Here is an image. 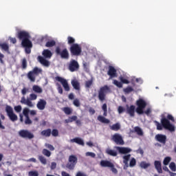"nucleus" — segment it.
<instances>
[{"instance_id":"obj_42","label":"nucleus","mask_w":176,"mask_h":176,"mask_svg":"<svg viewBox=\"0 0 176 176\" xmlns=\"http://www.w3.org/2000/svg\"><path fill=\"white\" fill-rule=\"evenodd\" d=\"M51 134L53 137H58L59 135V131L57 129H53L52 131L51 130Z\"/></svg>"},{"instance_id":"obj_50","label":"nucleus","mask_w":176,"mask_h":176,"mask_svg":"<svg viewBox=\"0 0 176 176\" xmlns=\"http://www.w3.org/2000/svg\"><path fill=\"white\" fill-rule=\"evenodd\" d=\"M26 119H25V124L26 125H30L32 124V121L30 120L29 116L25 117Z\"/></svg>"},{"instance_id":"obj_2","label":"nucleus","mask_w":176,"mask_h":176,"mask_svg":"<svg viewBox=\"0 0 176 176\" xmlns=\"http://www.w3.org/2000/svg\"><path fill=\"white\" fill-rule=\"evenodd\" d=\"M17 38L21 41V45L23 47H25L26 54H30L32 43L30 40V36L29 33L25 31H20L17 34Z\"/></svg>"},{"instance_id":"obj_6","label":"nucleus","mask_w":176,"mask_h":176,"mask_svg":"<svg viewBox=\"0 0 176 176\" xmlns=\"http://www.w3.org/2000/svg\"><path fill=\"white\" fill-rule=\"evenodd\" d=\"M19 136L25 140H33L34 138V133L28 129H21L18 131Z\"/></svg>"},{"instance_id":"obj_1","label":"nucleus","mask_w":176,"mask_h":176,"mask_svg":"<svg viewBox=\"0 0 176 176\" xmlns=\"http://www.w3.org/2000/svg\"><path fill=\"white\" fill-rule=\"evenodd\" d=\"M166 114L167 113H165L161 115V124L157 121L154 122L157 126V130L162 131L163 129H164L170 132H175V126L170 122V121L172 122H175V118L171 114H167V116H166Z\"/></svg>"},{"instance_id":"obj_15","label":"nucleus","mask_w":176,"mask_h":176,"mask_svg":"<svg viewBox=\"0 0 176 176\" xmlns=\"http://www.w3.org/2000/svg\"><path fill=\"white\" fill-rule=\"evenodd\" d=\"M131 155H130V154L125 155L122 157L123 164H124V170H126L129 167V162L131 160Z\"/></svg>"},{"instance_id":"obj_47","label":"nucleus","mask_w":176,"mask_h":176,"mask_svg":"<svg viewBox=\"0 0 176 176\" xmlns=\"http://www.w3.org/2000/svg\"><path fill=\"white\" fill-rule=\"evenodd\" d=\"M169 168L173 172H175L176 171V164H175V162H170V164H169Z\"/></svg>"},{"instance_id":"obj_18","label":"nucleus","mask_w":176,"mask_h":176,"mask_svg":"<svg viewBox=\"0 0 176 176\" xmlns=\"http://www.w3.org/2000/svg\"><path fill=\"white\" fill-rule=\"evenodd\" d=\"M38 61L44 67H50V62L45 57H43L41 56H38Z\"/></svg>"},{"instance_id":"obj_19","label":"nucleus","mask_w":176,"mask_h":176,"mask_svg":"<svg viewBox=\"0 0 176 176\" xmlns=\"http://www.w3.org/2000/svg\"><path fill=\"white\" fill-rule=\"evenodd\" d=\"M46 100L44 99H40L36 104V107L39 110H43L45 108H46Z\"/></svg>"},{"instance_id":"obj_62","label":"nucleus","mask_w":176,"mask_h":176,"mask_svg":"<svg viewBox=\"0 0 176 176\" xmlns=\"http://www.w3.org/2000/svg\"><path fill=\"white\" fill-rule=\"evenodd\" d=\"M110 168H111V171H112L114 174H117V173H118V170H117L116 168L114 167L113 164V166H110Z\"/></svg>"},{"instance_id":"obj_54","label":"nucleus","mask_w":176,"mask_h":176,"mask_svg":"<svg viewBox=\"0 0 176 176\" xmlns=\"http://www.w3.org/2000/svg\"><path fill=\"white\" fill-rule=\"evenodd\" d=\"M29 112L30 110L28 108H25L23 110V114L25 116V117H29Z\"/></svg>"},{"instance_id":"obj_26","label":"nucleus","mask_w":176,"mask_h":176,"mask_svg":"<svg viewBox=\"0 0 176 176\" xmlns=\"http://www.w3.org/2000/svg\"><path fill=\"white\" fill-rule=\"evenodd\" d=\"M133 133H135L138 136L144 135V131L140 126H135Z\"/></svg>"},{"instance_id":"obj_32","label":"nucleus","mask_w":176,"mask_h":176,"mask_svg":"<svg viewBox=\"0 0 176 176\" xmlns=\"http://www.w3.org/2000/svg\"><path fill=\"white\" fill-rule=\"evenodd\" d=\"M38 159L43 165H47V160L43 155H38Z\"/></svg>"},{"instance_id":"obj_48","label":"nucleus","mask_w":176,"mask_h":176,"mask_svg":"<svg viewBox=\"0 0 176 176\" xmlns=\"http://www.w3.org/2000/svg\"><path fill=\"white\" fill-rule=\"evenodd\" d=\"M113 84L118 87V88H122L123 87V84L120 82H118V80H113Z\"/></svg>"},{"instance_id":"obj_10","label":"nucleus","mask_w":176,"mask_h":176,"mask_svg":"<svg viewBox=\"0 0 176 176\" xmlns=\"http://www.w3.org/2000/svg\"><path fill=\"white\" fill-rule=\"evenodd\" d=\"M77 163L78 158L76 155H72L69 157V162H67L66 167L71 170H74Z\"/></svg>"},{"instance_id":"obj_8","label":"nucleus","mask_w":176,"mask_h":176,"mask_svg":"<svg viewBox=\"0 0 176 176\" xmlns=\"http://www.w3.org/2000/svg\"><path fill=\"white\" fill-rule=\"evenodd\" d=\"M6 112L9 119L12 122H16L18 120V116L14 112V109L10 105H6Z\"/></svg>"},{"instance_id":"obj_28","label":"nucleus","mask_w":176,"mask_h":176,"mask_svg":"<svg viewBox=\"0 0 176 176\" xmlns=\"http://www.w3.org/2000/svg\"><path fill=\"white\" fill-rule=\"evenodd\" d=\"M97 120L99 122H102L103 124H108L110 123V120H109L107 119L106 118H104V117H103L102 116H98Z\"/></svg>"},{"instance_id":"obj_64","label":"nucleus","mask_w":176,"mask_h":176,"mask_svg":"<svg viewBox=\"0 0 176 176\" xmlns=\"http://www.w3.org/2000/svg\"><path fill=\"white\" fill-rule=\"evenodd\" d=\"M61 176H70V175L65 171H62Z\"/></svg>"},{"instance_id":"obj_25","label":"nucleus","mask_w":176,"mask_h":176,"mask_svg":"<svg viewBox=\"0 0 176 176\" xmlns=\"http://www.w3.org/2000/svg\"><path fill=\"white\" fill-rule=\"evenodd\" d=\"M45 58H51L52 57V52L50 50H44L42 53Z\"/></svg>"},{"instance_id":"obj_22","label":"nucleus","mask_w":176,"mask_h":176,"mask_svg":"<svg viewBox=\"0 0 176 176\" xmlns=\"http://www.w3.org/2000/svg\"><path fill=\"white\" fill-rule=\"evenodd\" d=\"M41 135L45 138H50L52 135V129H44L41 132Z\"/></svg>"},{"instance_id":"obj_51","label":"nucleus","mask_w":176,"mask_h":176,"mask_svg":"<svg viewBox=\"0 0 176 176\" xmlns=\"http://www.w3.org/2000/svg\"><path fill=\"white\" fill-rule=\"evenodd\" d=\"M67 39H68V44H69V45L76 44V43H75V39L73 37L69 36L67 38Z\"/></svg>"},{"instance_id":"obj_38","label":"nucleus","mask_w":176,"mask_h":176,"mask_svg":"<svg viewBox=\"0 0 176 176\" xmlns=\"http://www.w3.org/2000/svg\"><path fill=\"white\" fill-rule=\"evenodd\" d=\"M27 67H28L27 59L25 58H23L21 60V68L23 69H26Z\"/></svg>"},{"instance_id":"obj_34","label":"nucleus","mask_w":176,"mask_h":176,"mask_svg":"<svg viewBox=\"0 0 176 176\" xmlns=\"http://www.w3.org/2000/svg\"><path fill=\"white\" fill-rule=\"evenodd\" d=\"M62 111H63L66 115H70L73 111L72 109L70 107H63L62 108Z\"/></svg>"},{"instance_id":"obj_63","label":"nucleus","mask_w":176,"mask_h":176,"mask_svg":"<svg viewBox=\"0 0 176 176\" xmlns=\"http://www.w3.org/2000/svg\"><path fill=\"white\" fill-rule=\"evenodd\" d=\"M76 176H87V175L82 173L81 171H78Z\"/></svg>"},{"instance_id":"obj_39","label":"nucleus","mask_w":176,"mask_h":176,"mask_svg":"<svg viewBox=\"0 0 176 176\" xmlns=\"http://www.w3.org/2000/svg\"><path fill=\"white\" fill-rule=\"evenodd\" d=\"M42 153H43V155H44L45 156H46L47 157H50L52 155L51 151H50L49 150H47L46 148L43 149Z\"/></svg>"},{"instance_id":"obj_44","label":"nucleus","mask_w":176,"mask_h":176,"mask_svg":"<svg viewBox=\"0 0 176 176\" xmlns=\"http://www.w3.org/2000/svg\"><path fill=\"white\" fill-rule=\"evenodd\" d=\"M170 162H171V157H166L164 158L163 164L165 166H168Z\"/></svg>"},{"instance_id":"obj_7","label":"nucleus","mask_w":176,"mask_h":176,"mask_svg":"<svg viewBox=\"0 0 176 176\" xmlns=\"http://www.w3.org/2000/svg\"><path fill=\"white\" fill-rule=\"evenodd\" d=\"M55 53L56 56H59L61 59L68 60L69 58V53L67 48L61 50L60 47H56Z\"/></svg>"},{"instance_id":"obj_57","label":"nucleus","mask_w":176,"mask_h":176,"mask_svg":"<svg viewBox=\"0 0 176 176\" xmlns=\"http://www.w3.org/2000/svg\"><path fill=\"white\" fill-rule=\"evenodd\" d=\"M85 155L87 157H91L92 158L96 157V155L94 153H91V152H87L85 153Z\"/></svg>"},{"instance_id":"obj_27","label":"nucleus","mask_w":176,"mask_h":176,"mask_svg":"<svg viewBox=\"0 0 176 176\" xmlns=\"http://www.w3.org/2000/svg\"><path fill=\"white\" fill-rule=\"evenodd\" d=\"M71 83L74 89H76V91L80 90V85L77 80H72Z\"/></svg>"},{"instance_id":"obj_58","label":"nucleus","mask_w":176,"mask_h":176,"mask_svg":"<svg viewBox=\"0 0 176 176\" xmlns=\"http://www.w3.org/2000/svg\"><path fill=\"white\" fill-rule=\"evenodd\" d=\"M92 85H93V81L92 80H88L85 82V87L87 88H90Z\"/></svg>"},{"instance_id":"obj_53","label":"nucleus","mask_w":176,"mask_h":176,"mask_svg":"<svg viewBox=\"0 0 176 176\" xmlns=\"http://www.w3.org/2000/svg\"><path fill=\"white\" fill-rule=\"evenodd\" d=\"M45 146H46L47 148H49L50 151H53L55 150V148H54V146L52 144H45Z\"/></svg>"},{"instance_id":"obj_40","label":"nucleus","mask_w":176,"mask_h":176,"mask_svg":"<svg viewBox=\"0 0 176 176\" xmlns=\"http://www.w3.org/2000/svg\"><path fill=\"white\" fill-rule=\"evenodd\" d=\"M150 166H151L150 164H147V162H142L140 164V168L144 169L148 168Z\"/></svg>"},{"instance_id":"obj_23","label":"nucleus","mask_w":176,"mask_h":176,"mask_svg":"<svg viewBox=\"0 0 176 176\" xmlns=\"http://www.w3.org/2000/svg\"><path fill=\"white\" fill-rule=\"evenodd\" d=\"M70 142L72 143H76L78 144V145H81L82 146H85V142L80 138H75L74 139H72Z\"/></svg>"},{"instance_id":"obj_29","label":"nucleus","mask_w":176,"mask_h":176,"mask_svg":"<svg viewBox=\"0 0 176 176\" xmlns=\"http://www.w3.org/2000/svg\"><path fill=\"white\" fill-rule=\"evenodd\" d=\"M28 78L30 80L31 82H34L36 80V75L33 74L31 71L28 74Z\"/></svg>"},{"instance_id":"obj_12","label":"nucleus","mask_w":176,"mask_h":176,"mask_svg":"<svg viewBox=\"0 0 176 176\" xmlns=\"http://www.w3.org/2000/svg\"><path fill=\"white\" fill-rule=\"evenodd\" d=\"M55 80L58 82H59L62 86L63 87V89H65V91H70V87L68 84V82L66 79L60 77V76H56L55 77Z\"/></svg>"},{"instance_id":"obj_30","label":"nucleus","mask_w":176,"mask_h":176,"mask_svg":"<svg viewBox=\"0 0 176 176\" xmlns=\"http://www.w3.org/2000/svg\"><path fill=\"white\" fill-rule=\"evenodd\" d=\"M110 129L111 131H118L120 129V125L119 123L113 124V125H110Z\"/></svg>"},{"instance_id":"obj_17","label":"nucleus","mask_w":176,"mask_h":176,"mask_svg":"<svg viewBox=\"0 0 176 176\" xmlns=\"http://www.w3.org/2000/svg\"><path fill=\"white\" fill-rule=\"evenodd\" d=\"M135 106L131 104L130 107L126 105V113H128L131 117H135Z\"/></svg>"},{"instance_id":"obj_20","label":"nucleus","mask_w":176,"mask_h":176,"mask_svg":"<svg viewBox=\"0 0 176 176\" xmlns=\"http://www.w3.org/2000/svg\"><path fill=\"white\" fill-rule=\"evenodd\" d=\"M108 75L110 76L111 78L117 76V71L114 67H109Z\"/></svg>"},{"instance_id":"obj_24","label":"nucleus","mask_w":176,"mask_h":176,"mask_svg":"<svg viewBox=\"0 0 176 176\" xmlns=\"http://www.w3.org/2000/svg\"><path fill=\"white\" fill-rule=\"evenodd\" d=\"M100 166L101 167H104V168L109 167V168H110V167H113V164H112V162H110L109 161L102 160L100 162Z\"/></svg>"},{"instance_id":"obj_46","label":"nucleus","mask_w":176,"mask_h":176,"mask_svg":"<svg viewBox=\"0 0 176 176\" xmlns=\"http://www.w3.org/2000/svg\"><path fill=\"white\" fill-rule=\"evenodd\" d=\"M56 85L57 87V91H58V94H63V89L62 88V86L59 83H56Z\"/></svg>"},{"instance_id":"obj_5","label":"nucleus","mask_w":176,"mask_h":176,"mask_svg":"<svg viewBox=\"0 0 176 176\" xmlns=\"http://www.w3.org/2000/svg\"><path fill=\"white\" fill-rule=\"evenodd\" d=\"M37 99V95L35 94H31L30 98L26 99L25 96H22L20 100L21 104L28 105L30 108H33L34 104L32 101Z\"/></svg>"},{"instance_id":"obj_31","label":"nucleus","mask_w":176,"mask_h":176,"mask_svg":"<svg viewBox=\"0 0 176 176\" xmlns=\"http://www.w3.org/2000/svg\"><path fill=\"white\" fill-rule=\"evenodd\" d=\"M77 118H78L77 116H73L72 117H69L68 119L65 120V123L69 124V123L73 122L74 121H76Z\"/></svg>"},{"instance_id":"obj_56","label":"nucleus","mask_w":176,"mask_h":176,"mask_svg":"<svg viewBox=\"0 0 176 176\" xmlns=\"http://www.w3.org/2000/svg\"><path fill=\"white\" fill-rule=\"evenodd\" d=\"M73 104L75 105V107H80V103L78 99L76 98L74 102H73Z\"/></svg>"},{"instance_id":"obj_21","label":"nucleus","mask_w":176,"mask_h":176,"mask_svg":"<svg viewBox=\"0 0 176 176\" xmlns=\"http://www.w3.org/2000/svg\"><path fill=\"white\" fill-rule=\"evenodd\" d=\"M154 166L159 174L163 173V169L162 168V164L160 161H155Z\"/></svg>"},{"instance_id":"obj_36","label":"nucleus","mask_w":176,"mask_h":176,"mask_svg":"<svg viewBox=\"0 0 176 176\" xmlns=\"http://www.w3.org/2000/svg\"><path fill=\"white\" fill-rule=\"evenodd\" d=\"M56 44V41L52 40L50 41H47L45 44V47H52L55 46Z\"/></svg>"},{"instance_id":"obj_37","label":"nucleus","mask_w":176,"mask_h":176,"mask_svg":"<svg viewBox=\"0 0 176 176\" xmlns=\"http://www.w3.org/2000/svg\"><path fill=\"white\" fill-rule=\"evenodd\" d=\"M137 164V161L134 157H132L130 160L129 166L131 168H133L134 166H135Z\"/></svg>"},{"instance_id":"obj_4","label":"nucleus","mask_w":176,"mask_h":176,"mask_svg":"<svg viewBox=\"0 0 176 176\" xmlns=\"http://www.w3.org/2000/svg\"><path fill=\"white\" fill-rule=\"evenodd\" d=\"M111 93V89L109 85H103L98 91V99L100 102L106 100L107 94Z\"/></svg>"},{"instance_id":"obj_43","label":"nucleus","mask_w":176,"mask_h":176,"mask_svg":"<svg viewBox=\"0 0 176 176\" xmlns=\"http://www.w3.org/2000/svg\"><path fill=\"white\" fill-rule=\"evenodd\" d=\"M32 72L33 74H34L35 76H37L39 73L42 72L41 69H38L37 67H34Z\"/></svg>"},{"instance_id":"obj_41","label":"nucleus","mask_w":176,"mask_h":176,"mask_svg":"<svg viewBox=\"0 0 176 176\" xmlns=\"http://www.w3.org/2000/svg\"><path fill=\"white\" fill-rule=\"evenodd\" d=\"M133 91H134V89L132 87H126V88L124 89V92L126 94H129Z\"/></svg>"},{"instance_id":"obj_11","label":"nucleus","mask_w":176,"mask_h":176,"mask_svg":"<svg viewBox=\"0 0 176 176\" xmlns=\"http://www.w3.org/2000/svg\"><path fill=\"white\" fill-rule=\"evenodd\" d=\"M80 68L78 62L75 59H72L68 64V69L72 72H77Z\"/></svg>"},{"instance_id":"obj_3","label":"nucleus","mask_w":176,"mask_h":176,"mask_svg":"<svg viewBox=\"0 0 176 176\" xmlns=\"http://www.w3.org/2000/svg\"><path fill=\"white\" fill-rule=\"evenodd\" d=\"M136 105L137 108L135 109V111L138 114L142 115L144 113H146L147 116H148L151 113V110L150 108H148L146 111H144V109L146 108L147 105L146 102L144 99L139 98L136 101Z\"/></svg>"},{"instance_id":"obj_9","label":"nucleus","mask_w":176,"mask_h":176,"mask_svg":"<svg viewBox=\"0 0 176 176\" xmlns=\"http://www.w3.org/2000/svg\"><path fill=\"white\" fill-rule=\"evenodd\" d=\"M70 53L72 56H79L82 52V48L78 44H73L71 45L70 48Z\"/></svg>"},{"instance_id":"obj_60","label":"nucleus","mask_w":176,"mask_h":176,"mask_svg":"<svg viewBox=\"0 0 176 176\" xmlns=\"http://www.w3.org/2000/svg\"><path fill=\"white\" fill-rule=\"evenodd\" d=\"M28 91H29V89H28V88H23V89H21V94H22L23 96H25L26 94H27Z\"/></svg>"},{"instance_id":"obj_33","label":"nucleus","mask_w":176,"mask_h":176,"mask_svg":"<svg viewBox=\"0 0 176 176\" xmlns=\"http://www.w3.org/2000/svg\"><path fill=\"white\" fill-rule=\"evenodd\" d=\"M106 153L108 155H109L111 156H113V157H116L118 155V153L116 151L110 149V148H107V151H106Z\"/></svg>"},{"instance_id":"obj_61","label":"nucleus","mask_w":176,"mask_h":176,"mask_svg":"<svg viewBox=\"0 0 176 176\" xmlns=\"http://www.w3.org/2000/svg\"><path fill=\"white\" fill-rule=\"evenodd\" d=\"M56 166H57L56 162H52L50 166L51 170H55L56 168Z\"/></svg>"},{"instance_id":"obj_45","label":"nucleus","mask_w":176,"mask_h":176,"mask_svg":"<svg viewBox=\"0 0 176 176\" xmlns=\"http://www.w3.org/2000/svg\"><path fill=\"white\" fill-rule=\"evenodd\" d=\"M0 47H1L2 50H3L6 52L9 51L10 47L8 44L6 43H3L0 45Z\"/></svg>"},{"instance_id":"obj_52","label":"nucleus","mask_w":176,"mask_h":176,"mask_svg":"<svg viewBox=\"0 0 176 176\" xmlns=\"http://www.w3.org/2000/svg\"><path fill=\"white\" fill-rule=\"evenodd\" d=\"M29 176H38L37 170H31L29 172Z\"/></svg>"},{"instance_id":"obj_35","label":"nucleus","mask_w":176,"mask_h":176,"mask_svg":"<svg viewBox=\"0 0 176 176\" xmlns=\"http://www.w3.org/2000/svg\"><path fill=\"white\" fill-rule=\"evenodd\" d=\"M33 91L37 94H41L43 92V90L38 85H33Z\"/></svg>"},{"instance_id":"obj_59","label":"nucleus","mask_w":176,"mask_h":176,"mask_svg":"<svg viewBox=\"0 0 176 176\" xmlns=\"http://www.w3.org/2000/svg\"><path fill=\"white\" fill-rule=\"evenodd\" d=\"M118 113L120 114V113L124 112V111H126V109H124V108L123 107L119 106L118 108Z\"/></svg>"},{"instance_id":"obj_13","label":"nucleus","mask_w":176,"mask_h":176,"mask_svg":"<svg viewBox=\"0 0 176 176\" xmlns=\"http://www.w3.org/2000/svg\"><path fill=\"white\" fill-rule=\"evenodd\" d=\"M155 140L157 142L162 144V145H166L167 142V136L166 135H164V134L158 133L155 135Z\"/></svg>"},{"instance_id":"obj_49","label":"nucleus","mask_w":176,"mask_h":176,"mask_svg":"<svg viewBox=\"0 0 176 176\" xmlns=\"http://www.w3.org/2000/svg\"><path fill=\"white\" fill-rule=\"evenodd\" d=\"M120 80L121 81V83L122 84H126L129 85L130 83V81L128 80L127 79H125L124 78H123L122 76L120 77Z\"/></svg>"},{"instance_id":"obj_55","label":"nucleus","mask_w":176,"mask_h":176,"mask_svg":"<svg viewBox=\"0 0 176 176\" xmlns=\"http://www.w3.org/2000/svg\"><path fill=\"white\" fill-rule=\"evenodd\" d=\"M14 109L16 113H20L22 110V107L21 105L15 106Z\"/></svg>"},{"instance_id":"obj_16","label":"nucleus","mask_w":176,"mask_h":176,"mask_svg":"<svg viewBox=\"0 0 176 176\" xmlns=\"http://www.w3.org/2000/svg\"><path fill=\"white\" fill-rule=\"evenodd\" d=\"M116 149L118 151L119 153L124 155L129 154L132 151V149L128 147L116 146Z\"/></svg>"},{"instance_id":"obj_14","label":"nucleus","mask_w":176,"mask_h":176,"mask_svg":"<svg viewBox=\"0 0 176 176\" xmlns=\"http://www.w3.org/2000/svg\"><path fill=\"white\" fill-rule=\"evenodd\" d=\"M112 141L114 142L117 145H124L123 138L119 133H115L112 136Z\"/></svg>"}]
</instances>
